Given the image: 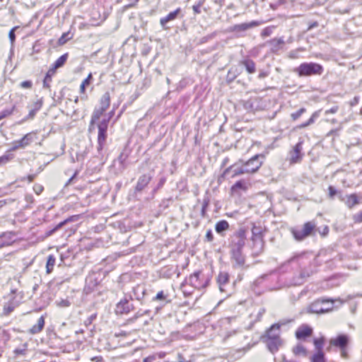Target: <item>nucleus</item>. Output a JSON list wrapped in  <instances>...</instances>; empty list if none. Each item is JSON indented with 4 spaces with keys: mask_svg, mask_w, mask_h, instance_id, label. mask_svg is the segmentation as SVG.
<instances>
[{
    "mask_svg": "<svg viewBox=\"0 0 362 362\" xmlns=\"http://www.w3.org/2000/svg\"><path fill=\"white\" fill-rule=\"evenodd\" d=\"M11 114V110H4L1 112H0V119L6 117V116L9 115Z\"/></svg>",
    "mask_w": 362,
    "mask_h": 362,
    "instance_id": "60",
    "label": "nucleus"
},
{
    "mask_svg": "<svg viewBox=\"0 0 362 362\" xmlns=\"http://www.w3.org/2000/svg\"><path fill=\"white\" fill-rule=\"evenodd\" d=\"M201 274L200 272H195L194 274H191L189 277V283L193 287L196 288H199L202 286L199 282V276Z\"/></svg>",
    "mask_w": 362,
    "mask_h": 362,
    "instance_id": "24",
    "label": "nucleus"
},
{
    "mask_svg": "<svg viewBox=\"0 0 362 362\" xmlns=\"http://www.w3.org/2000/svg\"><path fill=\"white\" fill-rule=\"evenodd\" d=\"M148 313H149V310H146V311H144V313H141L140 311H138V312L134 315V316L138 319V318H139L140 317L143 316L144 315L148 314Z\"/></svg>",
    "mask_w": 362,
    "mask_h": 362,
    "instance_id": "62",
    "label": "nucleus"
},
{
    "mask_svg": "<svg viewBox=\"0 0 362 362\" xmlns=\"http://www.w3.org/2000/svg\"><path fill=\"white\" fill-rule=\"evenodd\" d=\"M156 361V356L153 355V356H149L145 358L143 360V362H155Z\"/></svg>",
    "mask_w": 362,
    "mask_h": 362,
    "instance_id": "57",
    "label": "nucleus"
},
{
    "mask_svg": "<svg viewBox=\"0 0 362 362\" xmlns=\"http://www.w3.org/2000/svg\"><path fill=\"white\" fill-rule=\"evenodd\" d=\"M102 115H103V113L101 112H100L98 109H95V110L93 111V115L91 116L90 124H93L98 119H99V118L100 117V116Z\"/></svg>",
    "mask_w": 362,
    "mask_h": 362,
    "instance_id": "38",
    "label": "nucleus"
},
{
    "mask_svg": "<svg viewBox=\"0 0 362 362\" xmlns=\"http://www.w3.org/2000/svg\"><path fill=\"white\" fill-rule=\"evenodd\" d=\"M252 240L254 244V247L258 248V252H262L264 246V240L262 235H257V236H252Z\"/></svg>",
    "mask_w": 362,
    "mask_h": 362,
    "instance_id": "25",
    "label": "nucleus"
},
{
    "mask_svg": "<svg viewBox=\"0 0 362 362\" xmlns=\"http://www.w3.org/2000/svg\"><path fill=\"white\" fill-rule=\"evenodd\" d=\"M92 80H93V75L91 73H90L88 75L87 78L83 81L82 83H84V85L88 86L90 84Z\"/></svg>",
    "mask_w": 362,
    "mask_h": 362,
    "instance_id": "50",
    "label": "nucleus"
},
{
    "mask_svg": "<svg viewBox=\"0 0 362 362\" xmlns=\"http://www.w3.org/2000/svg\"><path fill=\"white\" fill-rule=\"evenodd\" d=\"M18 26L13 27L8 33V37L11 41V45H13L16 40V34L15 31L18 29Z\"/></svg>",
    "mask_w": 362,
    "mask_h": 362,
    "instance_id": "39",
    "label": "nucleus"
},
{
    "mask_svg": "<svg viewBox=\"0 0 362 362\" xmlns=\"http://www.w3.org/2000/svg\"><path fill=\"white\" fill-rule=\"evenodd\" d=\"M323 66L315 62H304L294 69L300 77L310 76L313 75H321L323 73Z\"/></svg>",
    "mask_w": 362,
    "mask_h": 362,
    "instance_id": "1",
    "label": "nucleus"
},
{
    "mask_svg": "<svg viewBox=\"0 0 362 362\" xmlns=\"http://www.w3.org/2000/svg\"><path fill=\"white\" fill-rule=\"evenodd\" d=\"M306 112V109L305 107H301L300 109H299L298 111H296V112H293L291 114V118L293 120V121H296L297 120L298 118H300L301 117V115L303 114H304L305 112Z\"/></svg>",
    "mask_w": 362,
    "mask_h": 362,
    "instance_id": "35",
    "label": "nucleus"
},
{
    "mask_svg": "<svg viewBox=\"0 0 362 362\" xmlns=\"http://www.w3.org/2000/svg\"><path fill=\"white\" fill-rule=\"evenodd\" d=\"M229 223L226 220H221L218 221L215 225V230L217 233L223 235V233L228 230Z\"/></svg>",
    "mask_w": 362,
    "mask_h": 362,
    "instance_id": "21",
    "label": "nucleus"
},
{
    "mask_svg": "<svg viewBox=\"0 0 362 362\" xmlns=\"http://www.w3.org/2000/svg\"><path fill=\"white\" fill-rule=\"evenodd\" d=\"M16 233L14 231H6L0 234V248L9 246L16 241Z\"/></svg>",
    "mask_w": 362,
    "mask_h": 362,
    "instance_id": "9",
    "label": "nucleus"
},
{
    "mask_svg": "<svg viewBox=\"0 0 362 362\" xmlns=\"http://www.w3.org/2000/svg\"><path fill=\"white\" fill-rule=\"evenodd\" d=\"M323 343H324L323 337L314 339V345L317 351H322Z\"/></svg>",
    "mask_w": 362,
    "mask_h": 362,
    "instance_id": "37",
    "label": "nucleus"
},
{
    "mask_svg": "<svg viewBox=\"0 0 362 362\" xmlns=\"http://www.w3.org/2000/svg\"><path fill=\"white\" fill-rule=\"evenodd\" d=\"M271 43L272 45H274V47H279V45H284V40H282L281 38H279V39H273L272 41H271Z\"/></svg>",
    "mask_w": 362,
    "mask_h": 362,
    "instance_id": "48",
    "label": "nucleus"
},
{
    "mask_svg": "<svg viewBox=\"0 0 362 362\" xmlns=\"http://www.w3.org/2000/svg\"><path fill=\"white\" fill-rule=\"evenodd\" d=\"M205 238L207 242H212L214 240V235L211 229L206 231Z\"/></svg>",
    "mask_w": 362,
    "mask_h": 362,
    "instance_id": "47",
    "label": "nucleus"
},
{
    "mask_svg": "<svg viewBox=\"0 0 362 362\" xmlns=\"http://www.w3.org/2000/svg\"><path fill=\"white\" fill-rule=\"evenodd\" d=\"M209 199H204V203L202 204V216H204V214H205V211H206V209L209 205Z\"/></svg>",
    "mask_w": 362,
    "mask_h": 362,
    "instance_id": "54",
    "label": "nucleus"
},
{
    "mask_svg": "<svg viewBox=\"0 0 362 362\" xmlns=\"http://www.w3.org/2000/svg\"><path fill=\"white\" fill-rule=\"evenodd\" d=\"M332 309V306L323 308L320 305V302L317 301L310 306L309 312L311 313H325L326 312H329Z\"/></svg>",
    "mask_w": 362,
    "mask_h": 362,
    "instance_id": "17",
    "label": "nucleus"
},
{
    "mask_svg": "<svg viewBox=\"0 0 362 362\" xmlns=\"http://www.w3.org/2000/svg\"><path fill=\"white\" fill-rule=\"evenodd\" d=\"M267 347L272 353H274L278 351L279 347L281 344V339H267L266 340Z\"/></svg>",
    "mask_w": 362,
    "mask_h": 362,
    "instance_id": "18",
    "label": "nucleus"
},
{
    "mask_svg": "<svg viewBox=\"0 0 362 362\" xmlns=\"http://www.w3.org/2000/svg\"><path fill=\"white\" fill-rule=\"evenodd\" d=\"M91 360L95 362H103V361L102 356H95V357H93Z\"/></svg>",
    "mask_w": 362,
    "mask_h": 362,
    "instance_id": "64",
    "label": "nucleus"
},
{
    "mask_svg": "<svg viewBox=\"0 0 362 362\" xmlns=\"http://www.w3.org/2000/svg\"><path fill=\"white\" fill-rule=\"evenodd\" d=\"M354 220L356 223H361L362 222V211L360 213L354 215Z\"/></svg>",
    "mask_w": 362,
    "mask_h": 362,
    "instance_id": "53",
    "label": "nucleus"
},
{
    "mask_svg": "<svg viewBox=\"0 0 362 362\" xmlns=\"http://www.w3.org/2000/svg\"><path fill=\"white\" fill-rule=\"evenodd\" d=\"M13 202V199H2L0 200V209L6 204L11 203Z\"/></svg>",
    "mask_w": 362,
    "mask_h": 362,
    "instance_id": "58",
    "label": "nucleus"
},
{
    "mask_svg": "<svg viewBox=\"0 0 362 362\" xmlns=\"http://www.w3.org/2000/svg\"><path fill=\"white\" fill-rule=\"evenodd\" d=\"M54 264L55 257L52 255H49L46 263V272L47 274H50L52 272Z\"/></svg>",
    "mask_w": 362,
    "mask_h": 362,
    "instance_id": "29",
    "label": "nucleus"
},
{
    "mask_svg": "<svg viewBox=\"0 0 362 362\" xmlns=\"http://www.w3.org/2000/svg\"><path fill=\"white\" fill-rule=\"evenodd\" d=\"M200 6L201 4H198L192 6L193 11L195 14H199L201 13Z\"/></svg>",
    "mask_w": 362,
    "mask_h": 362,
    "instance_id": "59",
    "label": "nucleus"
},
{
    "mask_svg": "<svg viewBox=\"0 0 362 362\" xmlns=\"http://www.w3.org/2000/svg\"><path fill=\"white\" fill-rule=\"evenodd\" d=\"M56 73L52 69L49 68L47 72L45 77L43 80V87L48 88H49V82L52 81V76Z\"/></svg>",
    "mask_w": 362,
    "mask_h": 362,
    "instance_id": "30",
    "label": "nucleus"
},
{
    "mask_svg": "<svg viewBox=\"0 0 362 362\" xmlns=\"http://www.w3.org/2000/svg\"><path fill=\"white\" fill-rule=\"evenodd\" d=\"M267 339L280 338V324H274L267 332Z\"/></svg>",
    "mask_w": 362,
    "mask_h": 362,
    "instance_id": "16",
    "label": "nucleus"
},
{
    "mask_svg": "<svg viewBox=\"0 0 362 362\" xmlns=\"http://www.w3.org/2000/svg\"><path fill=\"white\" fill-rule=\"evenodd\" d=\"M74 219V217H69L68 218H66V220H64V221H62L60 222L59 223H58L54 228L53 230L51 231V233L57 230L58 229L61 228L63 226H64L66 223L69 222V221H73Z\"/></svg>",
    "mask_w": 362,
    "mask_h": 362,
    "instance_id": "40",
    "label": "nucleus"
},
{
    "mask_svg": "<svg viewBox=\"0 0 362 362\" xmlns=\"http://www.w3.org/2000/svg\"><path fill=\"white\" fill-rule=\"evenodd\" d=\"M25 200L28 204H33L34 202V197L32 194H28L25 196Z\"/></svg>",
    "mask_w": 362,
    "mask_h": 362,
    "instance_id": "56",
    "label": "nucleus"
},
{
    "mask_svg": "<svg viewBox=\"0 0 362 362\" xmlns=\"http://www.w3.org/2000/svg\"><path fill=\"white\" fill-rule=\"evenodd\" d=\"M359 203L357 196L355 194H351L347 197L346 204L349 208H352Z\"/></svg>",
    "mask_w": 362,
    "mask_h": 362,
    "instance_id": "31",
    "label": "nucleus"
},
{
    "mask_svg": "<svg viewBox=\"0 0 362 362\" xmlns=\"http://www.w3.org/2000/svg\"><path fill=\"white\" fill-rule=\"evenodd\" d=\"M241 64H243L249 74H254L256 71L255 63L250 59H245L241 62Z\"/></svg>",
    "mask_w": 362,
    "mask_h": 362,
    "instance_id": "27",
    "label": "nucleus"
},
{
    "mask_svg": "<svg viewBox=\"0 0 362 362\" xmlns=\"http://www.w3.org/2000/svg\"><path fill=\"white\" fill-rule=\"evenodd\" d=\"M245 240V229L240 228L231 235L230 250H243Z\"/></svg>",
    "mask_w": 362,
    "mask_h": 362,
    "instance_id": "3",
    "label": "nucleus"
},
{
    "mask_svg": "<svg viewBox=\"0 0 362 362\" xmlns=\"http://www.w3.org/2000/svg\"><path fill=\"white\" fill-rule=\"evenodd\" d=\"M217 283L221 292H227L229 284V274L227 272H220L217 277Z\"/></svg>",
    "mask_w": 362,
    "mask_h": 362,
    "instance_id": "14",
    "label": "nucleus"
},
{
    "mask_svg": "<svg viewBox=\"0 0 362 362\" xmlns=\"http://www.w3.org/2000/svg\"><path fill=\"white\" fill-rule=\"evenodd\" d=\"M315 229L316 224L313 221H308L304 223L301 228H293L291 233L297 241H302L309 236L314 235Z\"/></svg>",
    "mask_w": 362,
    "mask_h": 362,
    "instance_id": "2",
    "label": "nucleus"
},
{
    "mask_svg": "<svg viewBox=\"0 0 362 362\" xmlns=\"http://www.w3.org/2000/svg\"><path fill=\"white\" fill-rule=\"evenodd\" d=\"M312 362H325V355L322 351H317L311 357Z\"/></svg>",
    "mask_w": 362,
    "mask_h": 362,
    "instance_id": "33",
    "label": "nucleus"
},
{
    "mask_svg": "<svg viewBox=\"0 0 362 362\" xmlns=\"http://www.w3.org/2000/svg\"><path fill=\"white\" fill-rule=\"evenodd\" d=\"M231 259L235 262L233 267H241L245 263V256L243 250H230Z\"/></svg>",
    "mask_w": 362,
    "mask_h": 362,
    "instance_id": "11",
    "label": "nucleus"
},
{
    "mask_svg": "<svg viewBox=\"0 0 362 362\" xmlns=\"http://www.w3.org/2000/svg\"><path fill=\"white\" fill-rule=\"evenodd\" d=\"M272 28L270 27H267L262 30L261 35L262 37H268L272 34Z\"/></svg>",
    "mask_w": 362,
    "mask_h": 362,
    "instance_id": "43",
    "label": "nucleus"
},
{
    "mask_svg": "<svg viewBox=\"0 0 362 362\" xmlns=\"http://www.w3.org/2000/svg\"><path fill=\"white\" fill-rule=\"evenodd\" d=\"M45 326V318L43 316H41L36 325H33L32 328L30 329V333L32 334H35L40 332Z\"/></svg>",
    "mask_w": 362,
    "mask_h": 362,
    "instance_id": "22",
    "label": "nucleus"
},
{
    "mask_svg": "<svg viewBox=\"0 0 362 362\" xmlns=\"http://www.w3.org/2000/svg\"><path fill=\"white\" fill-rule=\"evenodd\" d=\"M320 110L315 111L313 113L310 118L305 122H303L296 127L297 129H301L314 124L315 120L320 117Z\"/></svg>",
    "mask_w": 362,
    "mask_h": 362,
    "instance_id": "20",
    "label": "nucleus"
},
{
    "mask_svg": "<svg viewBox=\"0 0 362 362\" xmlns=\"http://www.w3.org/2000/svg\"><path fill=\"white\" fill-rule=\"evenodd\" d=\"M129 300L127 298L122 299L117 305L115 308L116 314H127L134 309L133 304L129 303Z\"/></svg>",
    "mask_w": 362,
    "mask_h": 362,
    "instance_id": "8",
    "label": "nucleus"
},
{
    "mask_svg": "<svg viewBox=\"0 0 362 362\" xmlns=\"http://www.w3.org/2000/svg\"><path fill=\"white\" fill-rule=\"evenodd\" d=\"M337 110H338L337 106L332 107L331 109L327 110L325 111V115H328L329 113H332V114L336 113L337 112Z\"/></svg>",
    "mask_w": 362,
    "mask_h": 362,
    "instance_id": "61",
    "label": "nucleus"
},
{
    "mask_svg": "<svg viewBox=\"0 0 362 362\" xmlns=\"http://www.w3.org/2000/svg\"><path fill=\"white\" fill-rule=\"evenodd\" d=\"M318 26V23L317 21H315L313 23H312L311 24H310L308 28V30H310L314 28H316Z\"/></svg>",
    "mask_w": 362,
    "mask_h": 362,
    "instance_id": "63",
    "label": "nucleus"
},
{
    "mask_svg": "<svg viewBox=\"0 0 362 362\" xmlns=\"http://www.w3.org/2000/svg\"><path fill=\"white\" fill-rule=\"evenodd\" d=\"M302 149V142H298L294 146L293 150L289 152L290 163H296L300 161L303 156Z\"/></svg>",
    "mask_w": 362,
    "mask_h": 362,
    "instance_id": "10",
    "label": "nucleus"
},
{
    "mask_svg": "<svg viewBox=\"0 0 362 362\" xmlns=\"http://www.w3.org/2000/svg\"><path fill=\"white\" fill-rule=\"evenodd\" d=\"M349 343V337L346 334H339L336 338L331 339L330 346H334L339 349H346Z\"/></svg>",
    "mask_w": 362,
    "mask_h": 362,
    "instance_id": "12",
    "label": "nucleus"
},
{
    "mask_svg": "<svg viewBox=\"0 0 362 362\" xmlns=\"http://www.w3.org/2000/svg\"><path fill=\"white\" fill-rule=\"evenodd\" d=\"M313 334V328L308 325H302L296 331V337L298 339L302 340L309 337Z\"/></svg>",
    "mask_w": 362,
    "mask_h": 362,
    "instance_id": "13",
    "label": "nucleus"
},
{
    "mask_svg": "<svg viewBox=\"0 0 362 362\" xmlns=\"http://www.w3.org/2000/svg\"><path fill=\"white\" fill-rule=\"evenodd\" d=\"M20 86L23 88L30 89L33 86V83L31 81H25L21 82Z\"/></svg>",
    "mask_w": 362,
    "mask_h": 362,
    "instance_id": "44",
    "label": "nucleus"
},
{
    "mask_svg": "<svg viewBox=\"0 0 362 362\" xmlns=\"http://www.w3.org/2000/svg\"><path fill=\"white\" fill-rule=\"evenodd\" d=\"M293 352L295 355L305 356L307 355L306 349L301 344H298L293 348Z\"/></svg>",
    "mask_w": 362,
    "mask_h": 362,
    "instance_id": "28",
    "label": "nucleus"
},
{
    "mask_svg": "<svg viewBox=\"0 0 362 362\" xmlns=\"http://www.w3.org/2000/svg\"><path fill=\"white\" fill-rule=\"evenodd\" d=\"M246 168L244 165V164L241 167H235V166H230V168L225 170L223 174L226 175L229 171L233 170V177L248 173V171H246Z\"/></svg>",
    "mask_w": 362,
    "mask_h": 362,
    "instance_id": "19",
    "label": "nucleus"
},
{
    "mask_svg": "<svg viewBox=\"0 0 362 362\" xmlns=\"http://www.w3.org/2000/svg\"><path fill=\"white\" fill-rule=\"evenodd\" d=\"M42 98L37 99L36 101L33 102V103L29 106V108L32 107L35 110L38 111L42 107Z\"/></svg>",
    "mask_w": 362,
    "mask_h": 362,
    "instance_id": "36",
    "label": "nucleus"
},
{
    "mask_svg": "<svg viewBox=\"0 0 362 362\" xmlns=\"http://www.w3.org/2000/svg\"><path fill=\"white\" fill-rule=\"evenodd\" d=\"M258 25L257 22L252 21L249 23H241L239 25H235L234 26V30L237 32L245 31L252 27L257 26Z\"/></svg>",
    "mask_w": 362,
    "mask_h": 362,
    "instance_id": "26",
    "label": "nucleus"
},
{
    "mask_svg": "<svg viewBox=\"0 0 362 362\" xmlns=\"http://www.w3.org/2000/svg\"><path fill=\"white\" fill-rule=\"evenodd\" d=\"M246 189L245 182L243 180H239V181L236 182L232 187V189Z\"/></svg>",
    "mask_w": 362,
    "mask_h": 362,
    "instance_id": "41",
    "label": "nucleus"
},
{
    "mask_svg": "<svg viewBox=\"0 0 362 362\" xmlns=\"http://www.w3.org/2000/svg\"><path fill=\"white\" fill-rule=\"evenodd\" d=\"M109 119H103L98 125V146L97 149L100 151L107 139V130L108 126Z\"/></svg>",
    "mask_w": 362,
    "mask_h": 362,
    "instance_id": "6",
    "label": "nucleus"
},
{
    "mask_svg": "<svg viewBox=\"0 0 362 362\" xmlns=\"http://www.w3.org/2000/svg\"><path fill=\"white\" fill-rule=\"evenodd\" d=\"M69 33H64L58 40V43L60 45L65 44L67 41V37Z\"/></svg>",
    "mask_w": 362,
    "mask_h": 362,
    "instance_id": "49",
    "label": "nucleus"
},
{
    "mask_svg": "<svg viewBox=\"0 0 362 362\" xmlns=\"http://www.w3.org/2000/svg\"><path fill=\"white\" fill-rule=\"evenodd\" d=\"M328 189H329V197L331 198H333L334 196H335L337 194V192L336 189L334 187H332V186H329Z\"/></svg>",
    "mask_w": 362,
    "mask_h": 362,
    "instance_id": "55",
    "label": "nucleus"
},
{
    "mask_svg": "<svg viewBox=\"0 0 362 362\" xmlns=\"http://www.w3.org/2000/svg\"><path fill=\"white\" fill-rule=\"evenodd\" d=\"M57 303L58 306L62 307V308L69 307L71 304L68 300H64V299L61 300L59 302H57Z\"/></svg>",
    "mask_w": 362,
    "mask_h": 362,
    "instance_id": "46",
    "label": "nucleus"
},
{
    "mask_svg": "<svg viewBox=\"0 0 362 362\" xmlns=\"http://www.w3.org/2000/svg\"><path fill=\"white\" fill-rule=\"evenodd\" d=\"M264 159V156L263 154H257L251 158L250 160L244 163V165L247 169L246 171H248V173H256L262 166Z\"/></svg>",
    "mask_w": 362,
    "mask_h": 362,
    "instance_id": "5",
    "label": "nucleus"
},
{
    "mask_svg": "<svg viewBox=\"0 0 362 362\" xmlns=\"http://www.w3.org/2000/svg\"><path fill=\"white\" fill-rule=\"evenodd\" d=\"M44 189V187L40 185H35L33 190L37 194H40Z\"/></svg>",
    "mask_w": 362,
    "mask_h": 362,
    "instance_id": "51",
    "label": "nucleus"
},
{
    "mask_svg": "<svg viewBox=\"0 0 362 362\" xmlns=\"http://www.w3.org/2000/svg\"><path fill=\"white\" fill-rule=\"evenodd\" d=\"M37 111L35 110L34 109H33L32 107L30 108V111H29V114L26 117V119H33L34 117L35 116L36 113H37Z\"/></svg>",
    "mask_w": 362,
    "mask_h": 362,
    "instance_id": "52",
    "label": "nucleus"
},
{
    "mask_svg": "<svg viewBox=\"0 0 362 362\" xmlns=\"http://www.w3.org/2000/svg\"><path fill=\"white\" fill-rule=\"evenodd\" d=\"M33 134L28 133L20 140L14 141L12 143V146L10 148V151H15L20 148H25L26 146L30 145L33 141Z\"/></svg>",
    "mask_w": 362,
    "mask_h": 362,
    "instance_id": "7",
    "label": "nucleus"
},
{
    "mask_svg": "<svg viewBox=\"0 0 362 362\" xmlns=\"http://www.w3.org/2000/svg\"><path fill=\"white\" fill-rule=\"evenodd\" d=\"M11 152L9 149L4 155L0 157V163H6L14 158V155Z\"/></svg>",
    "mask_w": 362,
    "mask_h": 362,
    "instance_id": "34",
    "label": "nucleus"
},
{
    "mask_svg": "<svg viewBox=\"0 0 362 362\" xmlns=\"http://www.w3.org/2000/svg\"><path fill=\"white\" fill-rule=\"evenodd\" d=\"M152 177L150 175L144 174L139 177L135 190L136 192H141L150 182Z\"/></svg>",
    "mask_w": 362,
    "mask_h": 362,
    "instance_id": "15",
    "label": "nucleus"
},
{
    "mask_svg": "<svg viewBox=\"0 0 362 362\" xmlns=\"http://www.w3.org/2000/svg\"><path fill=\"white\" fill-rule=\"evenodd\" d=\"M252 233L254 236H257V235H262L261 228L254 226L252 228Z\"/></svg>",
    "mask_w": 362,
    "mask_h": 362,
    "instance_id": "45",
    "label": "nucleus"
},
{
    "mask_svg": "<svg viewBox=\"0 0 362 362\" xmlns=\"http://www.w3.org/2000/svg\"><path fill=\"white\" fill-rule=\"evenodd\" d=\"M166 298V295L164 294L163 291H159L157 295L153 298V300H163Z\"/></svg>",
    "mask_w": 362,
    "mask_h": 362,
    "instance_id": "42",
    "label": "nucleus"
},
{
    "mask_svg": "<svg viewBox=\"0 0 362 362\" xmlns=\"http://www.w3.org/2000/svg\"><path fill=\"white\" fill-rule=\"evenodd\" d=\"M68 53H65L63 55H62L55 61V62L52 64V66L50 68L52 69L54 71H56L58 69L62 67L66 63L68 59Z\"/></svg>",
    "mask_w": 362,
    "mask_h": 362,
    "instance_id": "23",
    "label": "nucleus"
},
{
    "mask_svg": "<svg viewBox=\"0 0 362 362\" xmlns=\"http://www.w3.org/2000/svg\"><path fill=\"white\" fill-rule=\"evenodd\" d=\"M110 103V97L109 93H105L100 99V105L105 108H108Z\"/></svg>",
    "mask_w": 362,
    "mask_h": 362,
    "instance_id": "32",
    "label": "nucleus"
},
{
    "mask_svg": "<svg viewBox=\"0 0 362 362\" xmlns=\"http://www.w3.org/2000/svg\"><path fill=\"white\" fill-rule=\"evenodd\" d=\"M182 9L177 8L173 11L170 12L166 16L160 19V25L163 30H168L171 28V22L178 18H182Z\"/></svg>",
    "mask_w": 362,
    "mask_h": 362,
    "instance_id": "4",
    "label": "nucleus"
}]
</instances>
